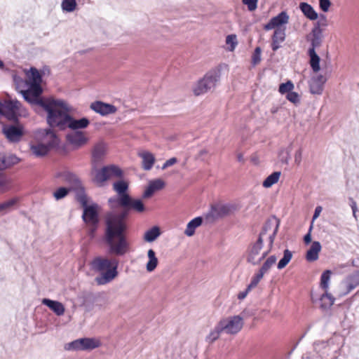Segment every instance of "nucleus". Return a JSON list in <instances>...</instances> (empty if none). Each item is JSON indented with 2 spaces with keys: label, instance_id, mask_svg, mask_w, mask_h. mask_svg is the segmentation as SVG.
I'll return each instance as SVG.
<instances>
[{
  "label": "nucleus",
  "instance_id": "nucleus-51",
  "mask_svg": "<svg viewBox=\"0 0 359 359\" xmlns=\"http://www.w3.org/2000/svg\"><path fill=\"white\" fill-rule=\"evenodd\" d=\"M226 43L231 45V50H234L237 45L236 36L234 34H229L226 38Z\"/></svg>",
  "mask_w": 359,
  "mask_h": 359
},
{
  "label": "nucleus",
  "instance_id": "nucleus-64",
  "mask_svg": "<svg viewBox=\"0 0 359 359\" xmlns=\"http://www.w3.org/2000/svg\"><path fill=\"white\" fill-rule=\"evenodd\" d=\"M248 294V293H247V292L245 290H244L243 292H241L238 294V299H240V300H243V299H244L246 297Z\"/></svg>",
  "mask_w": 359,
  "mask_h": 359
},
{
  "label": "nucleus",
  "instance_id": "nucleus-20",
  "mask_svg": "<svg viewBox=\"0 0 359 359\" xmlns=\"http://www.w3.org/2000/svg\"><path fill=\"white\" fill-rule=\"evenodd\" d=\"M289 15L285 11H282L276 16L272 18L269 22L264 27L265 30H271L272 29L281 28L280 27L288 22Z\"/></svg>",
  "mask_w": 359,
  "mask_h": 359
},
{
  "label": "nucleus",
  "instance_id": "nucleus-12",
  "mask_svg": "<svg viewBox=\"0 0 359 359\" xmlns=\"http://www.w3.org/2000/svg\"><path fill=\"white\" fill-rule=\"evenodd\" d=\"M2 133L10 143H18L20 142L25 134L24 127L19 121L14 122L13 124H4Z\"/></svg>",
  "mask_w": 359,
  "mask_h": 359
},
{
  "label": "nucleus",
  "instance_id": "nucleus-1",
  "mask_svg": "<svg viewBox=\"0 0 359 359\" xmlns=\"http://www.w3.org/2000/svg\"><path fill=\"white\" fill-rule=\"evenodd\" d=\"M128 183L123 180L114 182L113 189L116 192V195L108 199L110 208L123 209L119 213L107 215L105 219L104 241L109 253L117 257L125 255L130 249V244L126 236V219L130 211L140 213L146 210L142 200L133 198L128 192Z\"/></svg>",
  "mask_w": 359,
  "mask_h": 359
},
{
  "label": "nucleus",
  "instance_id": "nucleus-41",
  "mask_svg": "<svg viewBox=\"0 0 359 359\" xmlns=\"http://www.w3.org/2000/svg\"><path fill=\"white\" fill-rule=\"evenodd\" d=\"M76 0H62L61 7L63 11L68 13L73 12L76 8Z\"/></svg>",
  "mask_w": 359,
  "mask_h": 359
},
{
  "label": "nucleus",
  "instance_id": "nucleus-42",
  "mask_svg": "<svg viewBox=\"0 0 359 359\" xmlns=\"http://www.w3.org/2000/svg\"><path fill=\"white\" fill-rule=\"evenodd\" d=\"M28 88L25 90L35 95L42 97L41 95L43 93V88L41 84L38 83H27Z\"/></svg>",
  "mask_w": 359,
  "mask_h": 359
},
{
  "label": "nucleus",
  "instance_id": "nucleus-50",
  "mask_svg": "<svg viewBox=\"0 0 359 359\" xmlns=\"http://www.w3.org/2000/svg\"><path fill=\"white\" fill-rule=\"evenodd\" d=\"M242 2L248 6V9L250 11H253L257 7L258 0H242Z\"/></svg>",
  "mask_w": 359,
  "mask_h": 359
},
{
  "label": "nucleus",
  "instance_id": "nucleus-52",
  "mask_svg": "<svg viewBox=\"0 0 359 359\" xmlns=\"http://www.w3.org/2000/svg\"><path fill=\"white\" fill-rule=\"evenodd\" d=\"M331 3L330 0H319V6L320 8L323 12H327L330 7Z\"/></svg>",
  "mask_w": 359,
  "mask_h": 359
},
{
  "label": "nucleus",
  "instance_id": "nucleus-54",
  "mask_svg": "<svg viewBox=\"0 0 359 359\" xmlns=\"http://www.w3.org/2000/svg\"><path fill=\"white\" fill-rule=\"evenodd\" d=\"M263 276H264V274L259 271L258 273H256L252 278L250 283H252L253 285H255V286H257V284L259 283V282L260 281V280L263 278Z\"/></svg>",
  "mask_w": 359,
  "mask_h": 359
},
{
  "label": "nucleus",
  "instance_id": "nucleus-5",
  "mask_svg": "<svg viewBox=\"0 0 359 359\" xmlns=\"http://www.w3.org/2000/svg\"><path fill=\"white\" fill-rule=\"evenodd\" d=\"M221 77L219 69L209 71L203 79H200L194 88V93L198 96L214 89Z\"/></svg>",
  "mask_w": 359,
  "mask_h": 359
},
{
  "label": "nucleus",
  "instance_id": "nucleus-49",
  "mask_svg": "<svg viewBox=\"0 0 359 359\" xmlns=\"http://www.w3.org/2000/svg\"><path fill=\"white\" fill-rule=\"evenodd\" d=\"M286 98L293 104H297L299 102V94L292 90L287 93Z\"/></svg>",
  "mask_w": 359,
  "mask_h": 359
},
{
  "label": "nucleus",
  "instance_id": "nucleus-46",
  "mask_svg": "<svg viewBox=\"0 0 359 359\" xmlns=\"http://www.w3.org/2000/svg\"><path fill=\"white\" fill-rule=\"evenodd\" d=\"M293 88V83L291 81L288 80L285 83H281L279 85L278 91L280 94H285L292 91Z\"/></svg>",
  "mask_w": 359,
  "mask_h": 359
},
{
  "label": "nucleus",
  "instance_id": "nucleus-35",
  "mask_svg": "<svg viewBox=\"0 0 359 359\" xmlns=\"http://www.w3.org/2000/svg\"><path fill=\"white\" fill-rule=\"evenodd\" d=\"M18 198H13L8 201L0 203V213L6 214L11 211L13 207L18 203Z\"/></svg>",
  "mask_w": 359,
  "mask_h": 359
},
{
  "label": "nucleus",
  "instance_id": "nucleus-36",
  "mask_svg": "<svg viewBox=\"0 0 359 359\" xmlns=\"http://www.w3.org/2000/svg\"><path fill=\"white\" fill-rule=\"evenodd\" d=\"M281 175L280 171H276L269 175L263 182V187L265 188H269L274 184L278 182L279 177Z\"/></svg>",
  "mask_w": 359,
  "mask_h": 359
},
{
  "label": "nucleus",
  "instance_id": "nucleus-21",
  "mask_svg": "<svg viewBox=\"0 0 359 359\" xmlns=\"http://www.w3.org/2000/svg\"><path fill=\"white\" fill-rule=\"evenodd\" d=\"M89 124L90 121L88 118L82 117L81 118L76 119L69 114L67 123V128L77 131L86 128Z\"/></svg>",
  "mask_w": 359,
  "mask_h": 359
},
{
  "label": "nucleus",
  "instance_id": "nucleus-16",
  "mask_svg": "<svg viewBox=\"0 0 359 359\" xmlns=\"http://www.w3.org/2000/svg\"><path fill=\"white\" fill-rule=\"evenodd\" d=\"M66 140L68 143L72 145L74 149H76L82 147L88 142V138L86 137L84 133L81 130L74 131L67 134Z\"/></svg>",
  "mask_w": 359,
  "mask_h": 359
},
{
  "label": "nucleus",
  "instance_id": "nucleus-63",
  "mask_svg": "<svg viewBox=\"0 0 359 359\" xmlns=\"http://www.w3.org/2000/svg\"><path fill=\"white\" fill-rule=\"evenodd\" d=\"M281 42H279V41H277L276 40H272V43H271V48L273 50V51H276L278 49L280 48V43Z\"/></svg>",
  "mask_w": 359,
  "mask_h": 359
},
{
  "label": "nucleus",
  "instance_id": "nucleus-55",
  "mask_svg": "<svg viewBox=\"0 0 359 359\" xmlns=\"http://www.w3.org/2000/svg\"><path fill=\"white\" fill-rule=\"evenodd\" d=\"M177 162V158L175 157H172L168 160H167L163 165L161 169L162 170H165L167 168L174 165L175 163H176Z\"/></svg>",
  "mask_w": 359,
  "mask_h": 359
},
{
  "label": "nucleus",
  "instance_id": "nucleus-45",
  "mask_svg": "<svg viewBox=\"0 0 359 359\" xmlns=\"http://www.w3.org/2000/svg\"><path fill=\"white\" fill-rule=\"evenodd\" d=\"M286 34L285 28H276L273 32L272 40H276L279 42H283L285 39Z\"/></svg>",
  "mask_w": 359,
  "mask_h": 359
},
{
  "label": "nucleus",
  "instance_id": "nucleus-3",
  "mask_svg": "<svg viewBox=\"0 0 359 359\" xmlns=\"http://www.w3.org/2000/svg\"><path fill=\"white\" fill-rule=\"evenodd\" d=\"M76 201L81 204L83 208V214L81 218L83 222L86 224L87 233L89 236L93 238L95 235V232L97 230L100 223V206L96 203L88 204L87 195L83 197H80V198L76 200Z\"/></svg>",
  "mask_w": 359,
  "mask_h": 359
},
{
  "label": "nucleus",
  "instance_id": "nucleus-48",
  "mask_svg": "<svg viewBox=\"0 0 359 359\" xmlns=\"http://www.w3.org/2000/svg\"><path fill=\"white\" fill-rule=\"evenodd\" d=\"M154 190L158 191L162 189L165 187V182L161 179H156L149 183Z\"/></svg>",
  "mask_w": 359,
  "mask_h": 359
},
{
  "label": "nucleus",
  "instance_id": "nucleus-39",
  "mask_svg": "<svg viewBox=\"0 0 359 359\" xmlns=\"http://www.w3.org/2000/svg\"><path fill=\"white\" fill-rule=\"evenodd\" d=\"M224 332L222 329H221V326L219 325V323L215 327L214 330H212L210 334L206 337V341L209 343H212L215 340H217L220 334Z\"/></svg>",
  "mask_w": 359,
  "mask_h": 359
},
{
  "label": "nucleus",
  "instance_id": "nucleus-60",
  "mask_svg": "<svg viewBox=\"0 0 359 359\" xmlns=\"http://www.w3.org/2000/svg\"><path fill=\"white\" fill-rule=\"evenodd\" d=\"M302 151L301 149H299L295 152V155H294L295 163H297V164H299L302 161Z\"/></svg>",
  "mask_w": 359,
  "mask_h": 359
},
{
  "label": "nucleus",
  "instance_id": "nucleus-62",
  "mask_svg": "<svg viewBox=\"0 0 359 359\" xmlns=\"http://www.w3.org/2000/svg\"><path fill=\"white\" fill-rule=\"evenodd\" d=\"M327 345V342L326 341H316L313 343V347H314V349L318 352L320 350L318 349V347L320 346H322L323 347H325Z\"/></svg>",
  "mask_w": 359,
  "mask_h": 359
},
{
  "label": "nucleus",
  "instance_id": "nucleus-53",
  "mask_svg": "<svg viewBox=\"0 0 359 359\" xmlns=\"http://www.w3.org/2000/svg\"><path fill=\"white\" fill-rule=\"evenodd\" d=\"M154 192L155 191L154 190L153 187L150 186V184H149V185L147 186V187L146 188L142 194V198H149L154 195Z\"/></svg>",
  "mask_w": 359,
  "mask_h": 359
},
{
  "label": "nucleus",
  "instance_id": "nucleus-6",
  "mask_svg": "<svg viewBox=\"0 0 359 359\" xmlns=\"http://www.w3.org/2000/svg\"><path fill=\"white\" fill-rule=\"evenodd\" d=\"M43 135L47 139V143H39L31 146V151L37 157H42L46 156L51 148L57 147L59 144V139L50 128L43 130Z\"/></svg>",
  "mask_w": 359,
  "mask_h": 359
},
{
  "label": "nucleus",
  "instance_id": "nucleus-8",
  "mask_svg": "<svg viewBox=\"0 0 359 359\" xmlns=\"http://www.w3.org/2000/svg\"><path fill=\"white\" fill-rule=\"evenodd\" d=\"M100 342L90 337H83L74 340L65 345L66 351H90L98 348Z\"/></svg>",
  "mask_w": 359,
  "mask_h": 359
},
{
  "label": "nucleus",
  "instance_id": "nucleus-28",
  "mask_svg": "<svg viewBox=\"0 0 359 359\" xmlns=\"http://www.w3.org/2000/svg\"><path fill=\"white\" fill-rule=\"evenodd\" d=\"M321 250V245L318 241H313L307 250L306 259L308 262H313L318 259V254Z\"/></svg>",
  "mask_w": 359,
  "mask_h": 359
},
{
  "label": "nucleus",
  "instance_id": "nucleus-27",
  "mask_svg": "<svg viewBox=\"0 0 359 359\" xmlns=\"http://www.w3.org/2000/svg\"><path fill=\"white\" fill-rule=\"evenodd\" d=\"M278 224V226H280V219L275 215L271 216L269 218L266 219L265 222L261 232L259 234L258 238H263V236L272 228H275L276 224Z\"/></svg>",
  "mask_w": 359,
  "mask_h": 359
},
{
  "label": "nucleus",
  "instance_id": "nucleus-34",
  "mask_svg": "<svg viewBox=\"0 0 359 359\" xmlns=\"http://www.w3.org/2000/svg\"><path fill=\"white\" fill-rule=\"evenodd\" d=\"M332 271L329 269L323 272L320 276V288L323 291H328Z\"/></svg>",
  "mask_w": 359,
  "mask_h": 359
},
{
  "label": "nucleus",
  "instance_id": "nucleus-31",
  "mask_svg": "<svg viewBox=\"0 0 359 359\" xmlns=\"http://www.w3.org/2000/svg\"><path fill=\"white\" fill-rule=\"evenodd\" d=\"M308 55L309 57V65L313 72L317 73L320 69V58L316 53V50H309Z\"/></svg>",
  "mask_w": 359,
  "mask_h": 359
},
{
  "label": "nucleus",
  "instance_id": "nucleus-38",
  "mask_svg": "<svg viewBox=\"0 0 359 359\" xmlns=\"http://www.w3.org/2000/svg\"><path fill=\"white\" fill-rule=\"evenodd\" d=\"M29 72V81L28 83L41 84L42 82V75L39 73L38 69L35 67H31Z\"/></svg>",
  "mask_w": 359,
  "mask_h": 359
},
{
  "label": "nucleus",
  "instance_id": "nucleus-24",
  "mask_svg": "<svg viewBox=\"0 0 359 359\" xmlns=\"http://www.w3.org/2000/svg\"><path fill=\"white\" fill-rule=\"evenodd\" d=\"M42 304L48 306L57 316H62L65 311L64 305L58 301L44 298L42 299Z\"/></svg>",
  "mask_w": 359,
  "mask_h": 359
},
{
  "label": "nucleus",
  "instance_id": "nucleus-10",
  "mask_svg": "<svg viewBox=\"0 0 359 359\" xmlns=\"http://www.w3.org/2000/svg\"><path fill=\"white\" fill-rule=\"evenodd\" d=\"M123 172L116 165L111 164L95 170L94 181L97 184H102L111 177H122Z\"/></svg>",
  "mask_w": 359,
  "mask_h": 359
},
{
  "label": "nucleus",
  "instance_id": "nucleus-2",
  "mask_svg": "<svg viewBox=\"0 0 359 359\" xmlns=\"http://www.w3.org/2000/svg\"><path fill=\"white\" fill-rule=\"evenodd\" d=\"M43 109L47 113L46 122L49 128H57L60 130L67 129V123L69 114L66 102L63 100L49 99Z\"/></svg>",
  "mask_w": 359,
  "mask_h": 359
},
{
  "label": "nucleus",
  "instance_id": "nucleus-33",
  "mask_svg": "<svg viewBox=\"0 0 359 359\" xmlns=\"http://www.w3.org/2000/svg\"><path fill=\"white\" fill-rule=\"evenodd\" d=\"M147 257L149 258V261L147 263L146 269L147 271L151 272L156 268L158 265V258L156 256V252L152 249H149L148 250Z\"/></svg>",
  "mask_w": 359,
  "mask_h": 359
},
{
  "label": "nucleus",
  "instance_id": "nucleus-15",
  "mask_svg": "<svg viewBox=\"0 0 359 359\" xmlns=\"http://www.w3.org/2000/svg\"><path fill=\"white\" fill-rule=\"evenodd\" d=\"M232 208L231 205L228 204L213 205L206 215V219L212 222L217 218L226 216L231 212Z\"/></svg>",
  "mask_w": 359,
  "mask_h": 359
},
{
  "label": "nucleus",
  "instance_id": "nucleus-4",
  "mask_svg": "<svg viewBox=\"0 0 359 359\" xmlns=\"http://www.w3.org/2000/svg\"><path fill=\"white\" fill-rule=\"evenodd\" d=\"M92 265L95 271H105L95 278V282L97 285H105L111 282L118 274L117 266H115L111 268V262L108 259L97 257L93 260Z\"/></svg>",
  "mask_w": 359,
  "mask_h": 359
},
{
  "label": "nucleus",
  "instance_id": "nucleus-26",
  "mask_svg": "<svg viewBox=\"0 0 359 359\" xmlns=\"http://www.w3.org/2000/svg\"><path fill=\"white\" fill-rule=\"evenodd\" d=\"M138 155L142 159V168L144 170H150L156 161L154 154L148 151H143L140 152Z\"/></svg>",
  "mask_w": 359,
  "mask_h": 359
},
{
  "label": "nucleus",
  "instance_id": "nucleus-9",
  "mask_svg": "<svg viewBox=\"0 0 359 359\" xmlns=\"http://www.w3.org/2000/svg\"><path fill=\"white\" fill-rule=\"evenodd\" d=\"M21 103L16 99L6 100L2 102L1 115L5 116L8 121L18 122L20 117Z\"/></svg>",
  "mask_w": 359,
  "mask_h": 359
},
{
  "label": "nucleus",
  "instance_id": "nucleus-58",
  "mask_svg": "<svg viewBox=\"0 0 359 359\" xmlns=\"http://www.w3.org/2000/svg\"><path fill=\"white\" fill-rule=\"evenodd\" d=\"M350 206L353 211V215L356 219V212L358 211L356 202L351 198H349Z\"/></svg>",
  "mask_w": 359,
  "mask_h": 359
},
{
  "label": "nucleus",
  "instance_id": "nucleus-43",
  "mask_svg": "<svg viewBox=\"0 0 359 359\" xmlns=\"http://www.w3.org/2000/svg\"><path fill=\"white\" fill-rule=\"evenodd\" d=\"M20 159L16 156L15 155H10L8 156H6L4 154V163H5V170L8 168H10L14 165L18 164L20 162Z\"/></svg>",
  "mask_w": 359,
  "mask_h": 359
},
{
  "label": "nucleus",
  "instance_id": "nucleus-22",
  "mask_svg": "<svg viewBox=\"0 0 359 359\" xmlns=\"http://www.w3.org/2000/svg\"><path fill=\"white\" fill-rule=\"evenodd\" d=\"M326 79L323 75H316L311 78L309 81L310 92L312 94H320L323 92V86Z\"/></svg>",
  "mask_w": 359,
  "mask_h": 359
},
{
  "label": "nucleus",
  "instance_id": "nucleus-17",
  "mask_svg": "<svg viewBox=\"0 0 359 359\" xmlns=\"http://www.w3.org/2000/svg\"><path fill=\"white\" fill-rule=\"evenodd\" d=\"M107 153L106 144L100 142L95 144L92 150L91 163L93 169L102 163Z\"/></svg>",
  "mask_w": 359,
  "mask_h": 359
},
{
  "label": "nucleus",
  "instance_id": "nucleus-23",
  "mask_svg": "<svg viewBox=\"0 0 359 359\" xmlns=\"http://www.w3.org/2000/svg\"><path fill=\"white\" fill-rule=\"evenodd\" d=\"M21 94L24 100L32 105H38L41 107L43 109L45 105L49 102V99H44L43 97H39L34 94H32L27 90H21Z\"/></svg>",
  "mask_w": 359,
  "mask_h": 359
},
{
  "label": "nucleus",
  "instance_id": "nucleus-19",
  "mask_svg": "<svg viewBox=\"0 0 359 359\" xmlns=\"http://www.w3.org/2000/svg\"><path fill=\"white\" fill-rule=\"evenodd\" d=\"M90 108L102 116L112 114L117 111V108L114 105L105 103L102 101H95L92 102Z\"/></svg>",
  "mask_w": 359,
  "mask_h": 359
},
{
  "label": "nucleus",
  "instance_id": "nucleus-11",
  "mask_svg": "<svg viewBox=\"0 0 359 359\" xmlns=\"http://www.w3.org/2000/svg\"><path fill=\"white\" fill-rule=\"evenodd\" d=\"M223 332L227 334H236L243 327V318L241 316H233L221 319L219 321Z\"/></svg>",
  "mask_w": 359,
  "mask_h": 359
},
{
  "label": "nucleus",
  "instance_id": "nucleus-13",
  "mask_svg": "<svg viewBox=\"0 0 359 359\" xmlns=\"http://www.w3.org/2000/svg\"><path fill=\"white\" fill-rule=\"evenodd\" d=\"M264 246V240L263 238H258L256 242L252 243L248 250L247 252V262L248 263L252 264V265H258L260 264V259H259V255L260 254L261 250Z\"/></svg>",
  "mask_w": 359,
  "mask_h": 359
},
{
  "label": "nucleus",
  "instance_id": "nucleus-56",
  "mask_svg": "<svg viewBox=\"0 0 359 359\" xmlns=\"http://www.w3.org/2000/svg\"><path fill=\"white\" fill-rule=\"evenodd\" d=\"M9 183V180L6 177V176L0 172V188H5Z\"/></svg>",
  "mask_w": 359,
  "mask_h": 359
},
{
  "label": "nucleus",
  "instance_id": "nucleus-30",
  "mask_svg": "<svg viewBox=\"0 0 359 359\" xmlns=\"http://www.w3.org/2000/svg\"><path fill=\"white\" fill-rule=\"evenodd\" d=\"M203 219L202 217H196L191 219L187 225L184 234L187 236H192L195 233L196 229L203 224Z\"/></svg>",
  "mask_w": 359,
  "mask_h": 359
},
{
  "label": "nucleus",
  "instance_id": "nucleus-7",
  "mask_svg": "<svg viewBox=\"0 0 359 359\" xmlns=\"http://www.w3.org/2000/svg\"><path fill=\"white\" fill-rule=\"evenodd\" d=\"M60 177L69 185L68 188L75 193L76 200L86 195L85 188L76 175L70 171H65L60 174Z\"/></svg>",
  "mask_w": 359,
  "mask_h": 359
},
{
  "label": "nucleus",
  "instance_id": "nucleus-32",
  "mask_svg": "<svg viewBox=\"0 0 359 359\" xmlns=\"http://www.w3.org/2000/svg\"><path fill=\"white\" fill-rule=\"evenodd\" d=\"M161 235V230L158 226H154L147 230L144 235V240L146 242H154Z\"/></svg>",
  "mask_w": 359,
  "mask_h": 359
},
{
  "label": "nucleus",
  "instance_id": "nucleus-57",
  "mask_svg": "<svg viewBox=\"0 0 359 359\" xmlns=\"http://www.w3.org/2000/svg\"><path fill=\"white\" fill-rule=\"evenodd\" d=\"M313 229V224H311L308 233L304 236V241L306 244L311 242V231Z\"/></svg>",
  "mask_w": 359,
  "mask_h": 359
},
{
  "label": "nucleus",
  "instance_id": "nucleus-47",
  "mask_svg": "<svg viewBox=\"0 0 359 359\" xmlns=\"http://www.w3.org/2000/svg\"><path fill=\"white\" fill-rule=\"evenodd\" d=\"M261 54L262 49L259 46L255 48L252 55V65L255 66L258 65L261 62Z\"/></svg>",
  "mask_w": 359,
  "mask_h": 359
},
{
  "label": "nucleus",
  "instance_id": "nucleus-29",
  "mask_svg": "<svg viewBox=\"0 0 359 359\" xmlns=\"http://www.w3.org/2000/svg\"><path fill=\"white\" fill-rule=\"evenodd\" d=\"M299 9L305 17L310 20H316L318 18V15L314 8L306 2H301L299 4Z\"/></svg>",
  "mask_w": 359,
  "mask_h": 359
},
{
  "label": "nucleus",
  "instance_id": "nucleus-37",
  "mask_svg": "<svg viewBox=\"0 0 359 359\" xmlns=\"http://www.w3.org/2000/svg\"><path fill=\"white\" fill-rule=\"evenodd\" d=\"M292 257V252L289 250L288 249H286L283 251V257L279 260L277 268L278 269H283L285 268L290 262Z\"/></svg>",
  "mask_w": 359,
  "mask_h": 359
},
{
  "label": "nucleus",
  "instance_id": "nucleus-59",
  "mask_svg": "<svg viewBox=\"0 0 359 359\" xmlns=\"http://www.w3.org/2000/svg\"><path fill=\"white\" fill-rule=\"evenodd\" d=\"M278 231V224H276V226L273 230V233L269 237V243H274V240H275V238H276V236Z\"/></svg>",
  "mask_w": 359,
  "mask_h": 359
},
{
  "label": "nucleus",
  "instance_id": "nucleus-25",
  "mask_svg": "<svg viewBox=\"0 0 359 359\" xmlns=\"http://www.w3.org/2000/svg\"><path fill=\"white\" fill-rule=\"evenodd\" d=\"M312 38L311 39V47L309 50H316V48L321 44L322 30L320 27V22H317L311 31Z\"/></svg>",
  "mask_w": 359,
  "mask_h": 359
},
{
  "label": "nucleus",
  "instance_id": "nucleus-40",
  "mask_svg": "<svg viewBox=\"0 0 359 359\" xmlns=\"http://www.w3.org/2000/svg\"><path fill=\"white\" fill-rule=\"evenodd\" d=\"M276 257L275 255H271L264 262L263 265L259 271L264 275V273L271 269V267L276 263Z\"/></svg>",
  "mask_w": 359,
  "mask_h": 359
},
{
  "label": "nucleus",
  "instance_id": "nucleus-61",
  "mask_svg": "<svg viewBox=\"0 0 359 359\" xmlns=\"http://www.w3.org/2000/svg\"><path fill=\"white\" fill-rule=\"evenodd\" d=\"M322 210L323 208L321 206H317L315 208V211L312 218V222L319 217L320 212H322Z\"/></svg>",
  "mask_w": 359,
  "mask_h": 359
},
{
  "label": "nucleus",
  "instance_id": "nucleus-14",
  "mask_svg": "<svg viewBox=\"0 0 359 359\" xmlns=\"http://www.w3.org/2000/svg\"><path fill=\"white\" fill-rule=\"evenodd\" d=\"M359 285V269L354 271L344 279L340 287L344 290L340 293V296H344L351 292L353 289Z\"/></svg>",
  "mask_w": 359,
  "mask_h": 359
},
{
  "label": "nucleus",
  "instance_id": "nucleus-44",
  "mask_svg": "<svg viewBox=\"0 0 359 359\" xmlns=\"http://www.w3.org/2000/svg\"><path fill=\"white\" fill-rule=\"evenodd\" d=\"M70 191L68 187H60L53 193V196L56 201H59L66 197Z\"/></svg>",
  "mask_w": 359,
  "mask_h": 359
},
{
  "label": "nucleus",
  "instance_id": "nucleus-18",
  "mask_svg": "<svg viewBox=\"0 0 359 359\" xmlns=\"http://www.w3.org/2000/svg\"><path fill=\"white\" fill-rule=\"evenodd\" d=\"M311 300L313 303L319 302L320 308L326 311L334 304L335 298L328 291H323L320 297L315 296L313 293H311Z\"/></svg>",
  "mask_w": 359,
  "mask_h": 359
}]
</instances>
